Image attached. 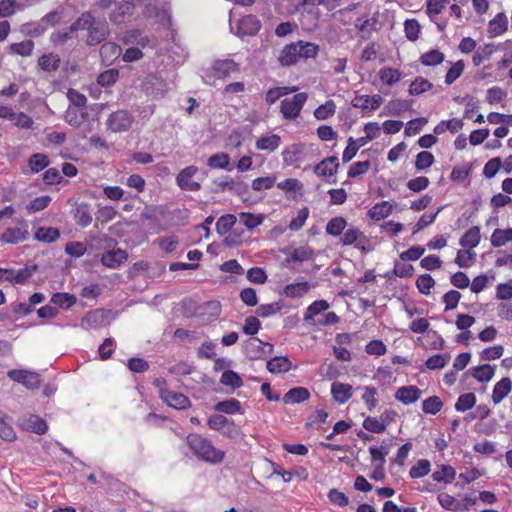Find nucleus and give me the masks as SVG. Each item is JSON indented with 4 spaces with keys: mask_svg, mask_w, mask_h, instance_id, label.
<instances>
[{
    "mask_svg": "<svg viewBox=\"0 0 512 512\" xmlns=\"http://www.w3.org/2000/svg\"><path fill=\"white\" fill-rule=\"evenodd\" d=\"M85 117L86 113L83 111V109L68 107L65 112L64 119L69 125L78 127L84 122Z\"/></svg>",
    "mask_w": 512,
    "mask_h": 512,
    "instance_id": "nucleus-44",
    "label": "nucleus"
},
{
    "mask_svg": "<svg viewBox=\"0 0 512 512\" xmlns=\"http://www.w3.org/2000/svg\"><path fill=\"white\" fill-rule=\"evenodd\" d=\"M106 315L101 309L91 310L81 319L80 326L85 330L98 329L105 323Z\"/></svg>",
    "mask_w": 512,
    "mask_h": 512,
    "instance_id": "nucleus-18",
    "label": "nucleus"
},
{
    "mask_svg": "<svg viewBox=\"0 0 512 512\" xmlns=\"http://www.w3.org/2000/svg\"><path fill=\"white\" fill-rule=\"evenodd\" d=\"M64 9L62 7L45 15L40 22V28L47 30L51 28H57L60 24L64 23Z\"/></svg>",
    "mask_w": 512,
    "mask_h": 512,
    "instance_id": "nucleus-24",
    "label": "nucleus"
},
{
    "mask_svg": "<svg viewBox=\"0 0 512 512\" xmlns=\"http://www.w3.org/2000/svg\"><path fill=\"white\" fill-rule=\"evenodd\" d=\"M212 75L217 79H225L239 72V65L233 60H216L212 65Z\"/></svg>",
    "mask_w": 512,
    "mask_h": 512,
    "instance_id": "nucleus-12",
    "label": "nucleus"
},
{
    "mask_svg": "<svg viewBox=\"0 0 512 512\" xmlns=\"http://www.w3.org/2000/svg\"><path fill=\"white\" fill-rule=\"evenodd\" d=\"M277 187L286 193L294 192L298 193L300 196L303 195L304 185L300 180L296 178H287L281 182H278Z\"/></svg>",
    "mask_w": 512,
    "mask_h": 512,
    "instance_id": "nucleus-52",
    "label": "nucleus"
},
{
    "mask_svg": "<svg viewBox=\"0 0 512 512\" xmlns=\"http://www.w3.org/2000/svg\"><path fill=\"white\" fill-rule=\"evenodd\" d=\"M199 169L195 165H190L182 170L176 176V184L183 191L196 192L201 189L200 181L195 180Z\"/></svg>",
    "mask_w": 512,
    "mask_h": 512,
    "instance_id": "nucleus-6",
    "label": "nucleus"
},
{
    "mask_svg": "<svg viewBox=\"0 0 512 512\" xmlns=\"http://www.w3.org/2000/svg\"><path fill=\"white\" fill-rule=\"evenodd\" d=\"M267 345L263 341H261L259 338L254 337L249 339L245 345H244V351L246 355L251 359H258L260 358L264 351L263 346ZM270 347H272L270 344H268Z\"/></svg>",
    "mask_w": 512,
    "mask_h": 512,
    "instance_id": "nucleus-36",
    "label": "nucleus"
},
{
    "mask_svg": "<svg viewBox=\"0 0 512 512\" xmlns=\"http://www.w3.org/2000/svg\"><path fill=\"white\" fill-rule=\"evenodd\" d=\"M456 477V470L451 465L442 464L432 473V478L436 482L451 484Z\"/></svg>",
    "mask_w": 512,
    "mask_h": 512,
    "instance_id": "nucleus-30",
    "label": "nucleus"
},
{
    "mask_svg": "<svg viewBox=\"0 0 512 512\" xmlns=\"http://www.w3.org/2000/svg\"><path fill=\"white\" fill-rule=\"evenodd\" d=\"M422 395V391L415 385L403 386L397 389L395 399L404 405H410L417 402Z\"/></svg>",
    "mask_w": 512,
    "mask_h": 512,
    "instance_id": "nucleus-19",
    "label": "nucleus"
},
{
    "mask_svg": "<svg viewBox=\"0 0 512 512\" xmlns=\"http://www.w3.org/2000/svg\"><path fill=\"white\" fill-rule=\"evenodd\" d=\"M28 236V224L22 220L17 226L6 228L0 236V241L6 244H18L24 242Z\"/></svg>",
    "mask_w": 512,
    "mask_h": 512,
    "instance_id": "nucleus-9",
    "label": "nucleus"
},
{
    "mask_svg": "<svg viewBox=\"0 0 512 512\" xmlns=\"http://www.w3.org/2000/svg\"><path fill=\"white\" fill-rule=\"evenodd\" d=\"M476 396L474 393H465L461 394L456 403H455V410L458 412H465L471 408H473L476 404Z\"/></svg>",
    "mask_w": 512,
    "mask_h": 512,
    "instance_id": "nucleus-55",
    "label": "nucleus"
},
{
    "mask_svg": "<svg viewBox=\"0 0 512 512\" xmlns=\"http://www.w3.org/2000/svg\"><path fill=\"white\" fill-rule=\"evenodd\" d=\"M512 391V381L509 377H503L498 381L492 391V402L497 405L501 403Z\"/></svg>",
    "mask_w": 512,
    "mask_h": 512,
    "instance_id": "nucleus-20",
    "label": "nucleus"
},
{
    "mask_svg": "<svg viewBox=\"0 0 512 512\" xmlns=\"http://www.w3.org/2000/svg\"><path fill=\"white\" fill-rule=\"evenodd\" d=\"M481 240L480 229L477 226L469 228L460 238L459 244L465 249L477 247Z\"/></svg>",
    "mask_w": 512,
    "mask_h": 512,
    "instance_id": "nucleus-28",
    "label": "nucleus"
},
{
    "mask_svg": "<svg viewBox=\"0 0 512 512\" xmlns=\"http://www.w3.org/2000/svg\"><path fill=\"white\" fill-rule=\"evenodd\" d=\"M153 384L159 388L160 399L169 407L184 410L191 406V401L186 395L166 388V381L164 379H156Z\"/></svg>",
    "mask_w": 512,
    "mask_h": 512,
    "instance_id": "nucleus-3",
    "label": "nucleus"
},
{
    "mask_svg": "<svg viewBox=\"0 0 512 512\" xmlns=\"http://www.w3.org/2000/svg\"><path fill=\"white\" fill-rule=\"evenodd\" d=\"M393 211V205L388 201H381L372 206L367 214L370 219L380 221L388 217Z\"/></svg>",
    "mask_w": 512,
    "mask_h": 512,
    "instance_id": "nucleus-26",
    "label": "nucleus"
},
{
    "mask_svg": "<svg viewBox=\"0 0 512 512\" xmlns=\"http://www.w3.org/2000/svg\"><path fill=\"white\" fill-rule=\"evenodd\" d=\"M431 471V463L427 459L418 460L409 470V476L412 479L422 478Z\"/></svg>",
    "mask_w": 512,
    "mask_h": 512,
    "instance_id": "nucleus-43",
    "label": "nucleus"
},
{
    "mask_svg": "<svg viewBox=\"0 0 512 512\" xmlns=\"http://www.w3.org/2000/svg\"><path fill=\"white\" fill-rule=\"evenodd\" d=\"M106 23L101 20H96L91 12L82 13L76 21L70 26V32H103Z\"/></svg>",
    "mask_w": 512,
    "mask_h": 512,
    "instance_id": "nucleus-5",
    "label": "nucleus"
},
{
    "mask_svg": "<svg viewBox=\"0 0 512 512\" xmlns=\"http://www.w3.org/2000/svg\"><path fill=\"white\" fill-rule=\"evenodd\" d=\"M310 288L311 285L307 281L295 282L287 284L283 289V293L289 298H301L309 292Z\"/></svg>",
    "mask_w": 512,
    "mask_h": 512,
    "instance_id": "nucleus-27",
    "label": "nucleus"
},
{
    "mask_svg": "<svg viewBox=\"0 0 512 512\" xmlns=\"http://www.w3.org/2000/svg\"><path fill=\"white\" fill-rule=\"evenodd\" d=\"M314 251L309 246H301L293 249L289 254H287L286 261L287 262H304L307 260L313 259Z\"/></svg>",
    "mask_w": 512,
    "mask_h": 512,
    "instance_id": "nucleus-37",
    "label": "nucleus"
},
{
    "mask_svg": "<svg viewBox=\"0 0 512 512\" xmlns=\"http://www.w3.org/2000/svg\"><path fill=\"white\" fill-rule=\"evenodd\" d=\"M464 122L462 119L453 118L450 120H443L440 121L435 127H434V133L436 135L443 134L445 131H450L451 133H456L463 129Z\"/></svg>",
    "mask_w": 512,
    "mask_h": 512,
    "instance_id": "nucleus-34",
    "label": "nucleus"
},
{
    "mask_svg": "<svg viewBox=\"0 0 512 512\" xmlns=\"http://www.w3.org/2000/svg\"><path fill=\"white\" fill-rule=\"evenodd\" d=\"M339 168V159L337 156H329L313 167V172L322 178L334 176Z\"/></svg>",
    "mask_w": 512,
    "mask_h": 512,
    "instance_id": "nucleus-13",
    "label": "nucleus"
},
{
    "mask_svg": "<svg viewBox=\"0 0 512 512\" xmlns=\"http://www.w3.org/2000/svg\"><path fill=\"white\" fill-rule=\"evenodd\" d=\"M220 383L224 386L231 387L232 389H238L243 385L242 378L233 370L224 371L221 375Z\"/></svg>",
    "mask_w": 512,
    "mask_h": 512,
    "instance_id": "nucleus-49",
    "label": "nucleus"
},
{
    "mask_svg": "<svg viewBox=\"0 0 512 512\" xmlns=\"http://www.w3.org/2000/svg\"><path fill=\"white\" fill-rule=\"evenodd\" d=\"M236 223V217L232 214L221 216L216 222V230L220 235L228 233Z\"/></svg>",
    "mask_w": 512,
    "mask_h": 512,
    "instance_id": "nucleus-62",
    "label": "nucleus"
},
{
    "mask_svg": "<svg viewBox=\"0 0 512 512\" xmlns=\"http://www.w3.org/2000/svg\"><path fill=\"white\" fill-rule=\"evenodd\" d=\"M134 121L133 116L126 110L113 112L107 119V127L115 133L125 132L130 129Z\"/></svg>",
    "mask_w": 512,
    "mask_h": 512,
    "instance_id": "nucleus-8",
    "label": "nucleus"
},
{
    "mask_svg": "<svg viewBox=\"0 0 512 512\" xmlns=\"http://www.w3.org/2000/svg\"><path fill=\"white\" fill-rule=\"evenodd\" d=\"M341 243L343 246L355 245L357 249L366 251L365 244L368 239L358 228L351 227L342 233Z\"/></svg>",
    "mask_w": 512,
    "mask_h": 512,
    "instance_id": "nucleus-11",
    "label": "nucleus"
},
{
    "mask_svg": "<svg viewBox=\"0 0 512 512\" xmlns=\"http://www.w3.org/2000/svg\"><path fill=\"white\" fill-rule=\"evenodd\" d=\"M379 77L382 82H384L388 86H392L400 80L401 73L398 69L384 67L380 70Z\"/></svg>",
    "mask_w": 512,
    "mask_h": 512,
    "instance_id": "nucleus-57",
    "label": "nucleus"
},
{
    "mask_svg": "<svg viewBox=\"0 0 512 512\" xmlns=\"http://www.w3.org/2000/svg\"><path fill=\"white\" fill-rule=\"evenodd\" d=\"M190 451L200 460L210 464H220L225 458V452L216 448L212 441L200 434L191 433L186 437Z\"/></svg>",
    "mask_w": 512,
    "mask_h": 512,
    "instance_id": "nucleus-1",
    "label": "nucleus"
},
{
    "mask_svg": "<svg viewBox=\"0 0 512 512\" xmlns=\"http://www.w3.org/2000/svg\"><path fill=\"white\" fill-rule=\"evenodd\" d=\"M215 410L226 414L242 413L240 402L234 398L218 402L215 405Z\"/></svg>",
    "mask_w": 512,
    "mask_h": 512,
    "instance_id": "nucleus-47",
    "label": "nucleus"
},
{
    "mask_svg": "<svg viewBox=\"0 0 512 512\" xmlns=\"http://www.w3.org/2000/svg\"><path fill=\"white\" fill-rule=\"evenodd\" d=\"M7 376L14 382L20 383L27 389L36 390L40 387V375L33 371L24 369L9 370Z\"/></svg>",
    "mask_w": 512,
    "mask_h": 512,
    "instance_id": "nucleus-7",
    "label": "nucleus"
},
{
    "mask_svg": "<svg viewBox=\"0 0 512 512\" xmlns=\"http://www.w3.org/2000/svg\"><path fill=\"white\" fill-rule=\"evenodd\" d=\"M435 161L434 155L428 151L419 152L416 155L415 168L417 171H423L430 168Z\"/></svg>",
    "mask_w": 512,
    "mask_h": 512,
    "instance_id": "nucleus-61",
    "label": "nucleus"
},
{
    "mask_svg": "<svg viewBox=\"0 0 512 512\" xmlns=\"http://www.w3.org/2000/svg\"><path fill=\"white\" fill-rule=\"evenodd\" d=\"M74 219L77 225L85 228L92 223V216L88 205H79L74 213Z\"/></svg>",
    "mask_w": 512,
    "mask_h": 512,
    "instance_id": "nucleus-50",
    "label": "nucleus"
},
{
    "mask_svg": "<svg viewBox=\"0 0 512 512\" xmlns=\"http://www.w3.org/2000/svg\"><path fill=\"white\" fill-rule=\"evenodd\" d=\"M437 500L442 508L451 512H461L460 501L454 496L442 492L437 496Z\"/></svg>",
    "mask_w": 512,
    "mask_h": 512,
    "instance_id": "nucleus-41",
    "label": "nucleus"
},
{
    "mask_svg": "<svg viewBox=\"0 0 512 512\" xmlns=\"http://www.w3.org/2000/svg\"><path fill=\"white\" fill-rule=\"evenodd\" d=\"M336 112V105L333 100H327L324 104L318 106L314 111V117L317 120H326L332 117Z\"/></svg>",
    "mask_w": 512,
    "mask_h": 512,
    "instance_id": "nucleus-56",
    "label": "nucleus"
},
{
    "mask_svg": "<svg viewBox=\"0 0 512 512\" xmlns=\"http://www.w3.org/2000/svg\"><path fill=\"white\" fill-rule=\"evenodd\" d=\"M383 103V98L379 94L372 96L369 95H356L352 100V105L355 108H360L362 111H375Z\"/></svg>",
    "mask_w": 512,
    "mask_h": 512,
    "instance_id": "nucleus-16",
    "label": "nucleus"
},
{
    "mask_svg": "<svg viewBox=\"0 0 512 512\" xmlns=\"http://www.w3.org/2000/svg\"><path fill=\"white\" fill-rule=\"evenodd\" d=\"M49 158L42 153L32 154L28 159V166L31 173H38L49 166Z\"/></svg>",
    "mask_w": 512,
    "mask_h": 512,
    "instance_id": "nucleus-40",
    "label": "nucleus"
},
{
    "mask_svg": "<svg viewBox=\"0 0 512 512\" xmlns=\"http://www.w3.org/2000/svg\"><path fill=\"white\" fill-rule=\"evenodd\" d=\"M310 392L305 387H295L290 389L283 397L285 404H298L308 400Z\"/></svg>",
    "mask_w": 512,
    "mask_h": 512,
    "instance_id": "nucleus-31",
    "label": "nucleus"
},
{
    "mask_svg": "<svg viewBox=\"0 0 512 512\" xmlns=\"http://www.w3.org/2000/svg\"><path fill=\"white\" fill-rule=\"evenodd\" d=\"M118 77L119 71L117 69H108L98 75L97 83L102 87H110L117 81Z\"/></svg>",
    "mask_w": 512,
    "mask_h": 512,
    "instance_id": "nucleus-63",
    "label": "nucleus"
},
{
    "mask_svg": "<svg viewBox=\"0 0 512 512\" xmlns=\"http://www.w3.org/2000/svg\"><path fill=\"white\" fill-rule=\"evenodd\" d=\"M229 164L230 156L224 152L211 155L207 161L211 169H229Z\"/></svg>",
    "mask_w": 512,
    "mask_h": 512,
    "instance_id": "nucleus-51",
    "label": "nucleus"
},
{
    "mask_svg": "<svg viewBox=\"0 0 512 512\" xmlns=\"http://www.w3.org/2000/svg\"><path fill=\"white\" fill-rule=\"evenodd\" d=\"M50 301L60 308L68 309L76 303V297L69 293H55Z\"/></svg>",
    "mask_w": 512,
    "mask_h": 512,
    "instance_id": "nucleus-58",
    "label": "nucleus"
},
{
    "mask_svg": "<svg viewBox=\"0 0 512 512\" xmlns=\"http://www.w3.org/2000/svg\"><path fill=\"white\" fill-rule=\"evenodd\" d=\"M281 138L277 134L261 136L257 139L255 146L258 150L274 152L279 148Z\"/></svg>",
    "mask_w": 512,
    "mask_h": 512,
    "instance_id": "nucleus-29",
    "label": "nucleus"
},
{
    "mask_svg": "<svg viewBox=\"0 0 512 512\" xmlns=\"http://www.w3.org/2000/svg\"><path fill=\"white\" fill-rule=\"evenodd\" d=\"M121 53V47L114 42H106L100 47V57L105 65H111Z\"/></svg>",
    "mask_w": 512,
    "mask_h": 512,
    "instance_id": "nucleus-22",
    "label": "nucleus"
},
{
    "mask_svg": "<svg viewBox=\"0 0 512 512\" xmlns=\"http://www.w3.org/2000/svg\"><path fill=\"white\" fill-rule=\"evenodd\" d=\"M318 53V46L310 43L299 41L286 45L278 56L281 66H291L298 62L299 59L314 58Z\"/></svg>",
    "mask_w": 512,
    "mask_h": 512,
    "instance_id": "nucleus-2",
    "label": "nucleus"
},
{
    "mask_svg": "<svg viewBox=\"0 0 512 512\" xmlns=\"http://www.w3.org/2000/svg\"><path fill=\"white\" fill-rule=\"evenodd\" d=\"M233 421L229 420L222 414H213L208 418L207 425L210 429L216 431H224L226 428L233 426Z\"/></svg>",
    "mask_w": 512,
    "mask_h": 512,
    "instance_id": "nucleus-42",
    "label": "nucleus"
},
{
    "mask_svg": "<svg viewBox=\"0 0 512 512\" xmlns=\"http://www.w3.org/2000/svg\"><path fill=\"white\" fill-rule=\"evenodd\" d=\"M450 360L448 354H435L425 361V366L429 370H438L444 368Z\"/></svg>",
    "mask_w": 512,
    "mask_h": 512,
    "instance_id": "nucleus-60",
    "label": "nucleus"
},
{
    "mask_svg": "<svg viewBox=\"0 0 512 512\" xmlns=\"http://www.w3.org/2000/svg\"><path fill=\"white\" fill-rule=\"evenodd\" d=\"M266 367L271 373H285L291 369V362L286 356H277L270 359Z\"/></svg>",
    "mask_w": 512,
    "mask_h": 512,
    "instance_id": "nucleus-38",
    "label": "nucleus"
},
{
    "mask_svg": "<svg viewBox=\"0 0 512 512\" xmlns=\"http://www.w3.org/2000/svg\"><path fill=\"white\" fill-rule=\"evenodd\" d=\"M127 259L128 253L126 250L117 248L104 252L101 256V263L108 268L116 269Z\"/></svg>",
    "mask_w": 512,
    "mask_h": 512,
    "instance_id": "nucleus-15",
    "label": "nucleus"
},
{
    "mask_svg": "<svg viewBox=\"0 0 512 512\" xmlns=\"http://www.w3.org/2000/svg\"><path fill=\"white\" fill-rule=\"evenodd\" d=\"M387 114L392 116H401L403 113L412 109V101L405 99H393L388 102Z\"/></svg>",
    "mask_w": 512,
    "mask_h": 512,
    "instance_id": "nucleus-32",
    "label": "nucleus"
},
{
    "mask_svg": "<svg viewBox=\"0 0 512 512\" xmlns=\"http://www.w3.org/2000/svg\"><path fill=\"white\" fill-rule=\"evenodd\" d=\"M261 29V22L255 15H246L238 22L237 32H259Z\"/></svg>",
    "mask_w": 512,
    "mask_h": 512,
    "instance_id": "nucleus-39",
    "label": "nucleus"
},
{
    "mask_svg": "<svg viewBox=\"0 0 512 512\" xmlns=\"http://www.w3.org/2000/svg\"><path fill=\"white\" fill-rule=\"evenodd\" d=\"M497 50L493 44H486L480 47L473 56V63L475 66H480L485 61L489 60L492 54Z\"/></svg>",
    "mask_w": 512,
    "mask_h": 512,
    "instance_id": "nucleus-53",
    "label": "nucleus"
},
{
    "mask_svg": "<svg viewBox=\"0 0 512 512\" xmlns=\"http://www.w3.org/2000/svg\"><path fill=\"white\" fill-rule=\"evenodd\" d=\"M298 90L297 86H283V87H274L270 88L265 95V101L267 104H274L281 97L286 96L288 94L294 93Z\"/></svg>",
    "mask_w": 512,
    "mask_h": 512,
    "instance_id": "nucleus-35",
    "label": "nucleus"
},
{
    "mask_svg": "<svg viewBox=\"0 0 512 512\" xmlns=\"http://www.w3.org/2000/svg\"><path fill=\"white\" fill-rule=\"evenodd\" d=\"M377 395H378V392L375 387L366 386L364 388V393H363L361 399L369 411H373L377 407V405H378Z\"/></svg>",
    "mask_w": 512,
    "mask_h": 512,
    "instance_id": "nucleus-59",
    "label": "nucleus"
},
{
    "mask_svg": "<svg viewBox=\"0 0 512 512\" xmlns=\"http://www.w3.org/2000/svg\"><path fill=\"white\" fill-rule=\"evenodd\" d=\"M496 366L490 364L478 365L470 368L467 373L480 383L489 382L495 375Z\"/></svg>",
    "mask_w": 512,
    "mask_h": 512,
    "instance_id": "nucleus-21",
    "label": "nucleus"
},
{
    "mask_svg": "<svg viewBox=\"0 0 512 512\" xmlns=\"http://www.w3.org/2000/svg\"><path fill=\"white\" fill-rule=\"evenodd\" d=\"M134 4L129 1L120 2L116 5L115 10L110 14V20L116 24L123 23L132 15Z\"/></svg>",
    "mask_w": 512,
    "mask_h": 512,
    "instance_id": "nucleus-23",
    "label": "nucleus"
},
{
    "mask_svg": "<svg viewBox=\"0 0 512 512\" xmlns=\"http://www.w3.org/2000/svg\"><path fill=\"white\" fill-rule=\"evenodd\" d=\"M307 98V94L301 92L291 98L283 99L280 104V112L283 118L286 120H294L299 117Z\"/></svg>",
    "mask_w": 512,
    "mask_h": 512,
    "instance_id": "nucleus-4",
    "label": "nucleus"
},
{
    "mask_svg": "<svg viewBox=\"0 0 512 512\" xmlns=\"http://www.w3.org/2000/svg\"><path fill=\"white\" fill-rule=\"evenodd\" d=\"M347 226V221L341 216L330 219L326 225V233L337 237L342 235Z\"/></svg>",
    "mask_w": 512,
    "mask_h": 512,
    "instance_id": "nucleus-45",
    "label": "nucleus"
},
{
    "mask_svg": "<svg viewBox=\"0 0 512 512\" xmlns=\"http://www.w3.org/2000/svg\"><path fill=\"white\" fill-rule=\"evenodd\" d=\"M60 63V57L54 53L43 54L38 59V66L45 72H54L58 70Z\"/></svg>",
    "mask_w": 512,
    "mask_h": 512,
    "instance_id": "nucleus-33",
    "label": "nucleus"
},
{
    "mask_svg": "<svg viewBox=\"0 0 512 512\" xmlns=\"http://www.w3.org/2000/svg\"><path fill=\"white\" fill-rule=\"evenodd\" d=\"M19 426L21 429L37 435H43L48 430L46 421L35 414H26L21 417L19 419Z\"/></svg>",
    "mask_w": 512,
    "mask_h": 512,
    "instance_id": "nucleus-10",
    "label": "nucleus"
},
{
    "mask_svg": "<svg viewBox=\"0 0 512 512\" xmlns=\"http://www.w3.org/2000/svg\"><path fill=\"white\" fill-rule=\"evenodd\" d=\"M476 254L472 252L470 249H461L458 250L455 263L461 267V268H467L470 267L474 260H475Z\"/></svg>",
    "mask_w": 512,
    "mask_h": 512,
    "instance_id": "nucleus-64",
    "label": "nucleus"
},
{
    "mask_svg": "<svg viewBox=\"0 0 512 512\" xmlns=\"http://www.w3.org/2000/svg\"><path fill=\"white\" fill-rule=\"evenodd\" d=\"M353 393L354 389L350 384L336 381L331 385L332 398L340 405L347 403L352 398Z\"/></svg>",
    "mask_w": 512,
    "mask_h": 512,
    "instance_id": "nucleus-17",
    "label": "nucleus"
},
{
    "mask_svg": "<svg viewBox=\"0 0 512 512\" xmlns=\"http://www.w3.org/2000/svg\"><path fill=\"white\" fill-rule=\"evenodd\" d=\"M59 237V230L53 227H40L35 233V238L45 243L55 242Z\"/></svg>",
    "mask_w": 512,
    "mask_h": 512,
    "instance_id": "nucleus-48",
    "label": "nucleus"
},
{
    "mask_svg": "<svg viewBox=\"0 0 512 512\" xmlns=\"http://www.w3.org/2000/svg\"><path fill=\"white\" fill-rule=\"evenodd\" d=\"M329 307L330 305L326 300H316L312 302L305 311L304 321L309 324L316 325L317 321H315V317L328 310Z\"/></svg>",
    "mask_w": 512,
    "mask_h": 512,
    "instance_id": "nucleus-25",
    "label": "nucleus"
},
{
    "mask_svg": "<svg viewBox=\"0 0 512 512\" xmlns=\"http://www.w3.org/2000/svg\"><path fill=\"white\" fill-rule=\"evenodd\" d=\"M31 276L32 272L28 268L18 271L12 268H0V282L6 280L12 284H24Z\"/></svg>",
    "mask_w": 512,
    "mask_h": 512,
    "instance_id": "nucleus-14",
    "label": "nucleus"
},
{
    "mask_svg": "<svg viewBox=\"0 0 512 512\" xmlns=\"http://www.w3.org/2000/svg\"><path fill=\"white\" fill-rule=\"evenodd\" d=\"M302 154V147L298 144H293L289 147H286L282 151L283 162L286 165H292L296 163Z\"/></svg>",
    "mask_w": 512,
    "mask_h": 512,
    "instance_id": "nucleus-54",
    "label": "nucleus"
},
{
    "mask_svg": "<svg viewBox=\"0 0 512 512\" xmlns=\"http://www.w3.org/2000/svg\"><path fill=\"white\" fill-rule=\"evenodd\" d=\"M510 241H512V228L495 229L491 235V245L493 247L504 246Z\"/></svg>",
    "mask_w": 512,
    "mask_h": 512,
    "instance_id": "nucleus-46",
    "label": "nucleus"
}]
</instances>
